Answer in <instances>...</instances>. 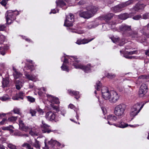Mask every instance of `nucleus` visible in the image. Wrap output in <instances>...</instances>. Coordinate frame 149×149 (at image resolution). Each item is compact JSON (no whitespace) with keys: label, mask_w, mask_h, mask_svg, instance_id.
<instances>
[{"label":"nucleus","mask_w":149,"mask_h":149,"mask_svg":"<svg viewBox=\"0 0 149 149\" xmlns=\"http://www.w3.org/2000/svg\"><path fill=\"white\" fill-rule=\"evenodd\" d=\"M98 8L93 5H89L86 7L87 11H80L79 15L81 17L88 19L93 16L97 11Z\"/></svg>","instance_id":"nucleus-1"},{"label":"nucleus","mask_w":149,"mask_h":149,"mask_svg":"<svg viewBox=\"0 0 149 149\" xmlns=\"http://www.w3.org/2000/svg\"><path fill=\"white\" fill-rule=\"evenodd\" d=\"M69 59L73 62H76L75 63L73 64V65L75 68L81 69L84 70L86 72H90L91 68V67L90 64H88L86 66H84L81 64L77 63L79 62V61L78 60L76 56H70Z\"/></svg>","instance_id":"nucleus-2"},{"label":"nucleus","mask_w":149,"mask_h":149,"mask_svg":"<svg viewBox=\"0 0 149 149\" xmlns=\"http://www.w3.org/2000/svg\"><path fill=\"white\" fill-rule=\"evenodd\" d=\"M126 108V105L123 104L117 105L114 108V114L119 118H122L125 115V111Z\"/></svg>","instance_id":"nucleus-3"},{"label":"nucleus","mask_w":149,"mask_h":149,"mask_svg":"<svg viewBox=\"0 0 149 149\" xmlns=\"http://www.w3.org/2000/svg\"><path fill=\"white\" fill-rule=\"evenodd\" d=\"M19 14L17 11H13L12 10L8 11L6 13V23L8 24H11L15 19L16 15Z\"/></svg>","instance_id":"nucleus-4"},{"label":"nucleus","mask_w":149,"mask_h":149,"mask_svg":"<svg viewBox=\"0 0 149 149\" xmlns=\"http://www.w3.org/2000/svg\"><path fill=\"white\" fill-rule=\"evenodd\" d=\"M35 142L33 144L32 141H30V142L28 143L25 142L22 145V146L23 147L25 148L26 149H34L33 147H34L36 148V149H40L41 147V144L40 142L36 140V139H35Z\"/></svg>","instance_id":"nucleus-5"},{"label":"nucleus","mask_w":149,"mask_h":149,"mask_svg":"<svg viewBox=\"0 0 149 149\" xmlns=\"http://www.w3.org/2000/svg\"><path fill=\"white\" fill-rule=\"evenodd\" d=\"M144 104L141 105L140 103H138L134 104L132 107L130 112V116L132 117L136 116L143 107Z\"/></svg>","instance_id":"nucleus-6"},{"label":"nucleus","mask_w":149,"mask_h":149,"mask_svg":"<svg viewBox=\"0 0 149 149\" xmlns=\"http://www.w3.org/2000/svg\"><path fill=\"white\" fill-rule=\"evenodd\" d=\"M48 99L49 101L51 104V105L53 109L55 110L56 111H59V107L57 106L54 105V104H59L60 103L58 98L55 97L51 95H47Z\"/></svg>","instance_id":"nucleus-7"},{"label":"nucleus","mask_w":149,"mask_h":149,"mask_svg":"<svg viewBox=\"0 0 149 149\" xmlns=\"http://www.w3.org/2000/svg\"><path fill=\"white\" fill-rule=\"evenodd\" d=\"M119 29L125 36H127L130 35V33L132 30L131 26L125 24H123L119 27Z\"/></svg>","instance_id":"nucleus-8"},{"label":"nucleus","mask_w":149,"mask_h":149,"mask_svg":"<svg viewBox=\"0 0 149 149\" xmlns=\"http://www.w3.org/2000/svg\"><path fill=\"white\" fill-rule=\"evenodd\" d=\"M74 21V16L73 14L70 13L66 16L64 25L67 27L71 26L73 25V22Z\"/></svg>","instance_id":"nucleus-9"},{"label":"nucleus","mask_w":149,"mask_h":149,"mask_svg":"<svg viewBox=\"0 0 149 149\" xmlns=\"http://www.w3.org/2000/svg\"><path fill=\"white\" fill-rule=\"evenodd\" d=\"M101 91L103 98L109 101L111 94V91H109L107 87H104L102 88Z\"/></svg>","instance_id":"nucleus-10"},{"label":"nucleus","mask_w":149,"mask_h":149,"mask_svg":"<svg viewBox=\"0 0 149 149\" xmlns=\"http://www.w3.org/2000/svg\"><path fill=\"white\" fill-rule=\"evenodd\" d=\"M119 99V95L115 91H111V94L109 101L111 103L116 102Z\"/></svg>","instance_id":"nucleus-11"},{"label":"nucleus","mask_w":149,"mask_h":149,"mask_svg":"<svg viewBox=\"0 0 149 149\" xmlns=\"http://www.w3.org/2000/svg\"><path fill=\"white\" fill-rule=\"evenodd\" d=\"M147 87L146 84H143L141 86L139 91V95L143 97L147 92Z\"/></svg>","instance_id":"nucleus-12"},{"label":"nucleus","mask_w":149,"mask_h":149,"mask_svg":"<svg viewBox=\"0 0 149 149\" xmlns=\"http://www.w3.org/2000/svg\"><path fill=\"white\" fill-rule=\"evenodd\" d=\"M55 117V114L51 111L47 112L45 116V117L47 120L50 121L54 120Z\"/></svg>","instance_id":"nucleus-13"},{"label":"nucleus","mask_w":149,"mask_h":149,"mask_svg":"<svg viewBox=\"0 0 149 149\" xmlns=\"http://www.w3.org/2000/svg\"><path fill=\"white\" fill-rule=\"evenodd\" d=\"M49 126L44 121H42V125H41V128L43 133H49L50 131L49 130Z\"/></svg>","instance_id":"nucleus-14"},{"label":"nucleus","mask_w":149,"mask_h":149,"mask_svg":"<svg viewBox=\"0 0 149 149\" xmlns=\"http://www.w3.org/2000/svg\"><path fill=\"white\" fill-rule=\"evenodd\" d=\"M117 118L116 116L113 115H109L107 117L108 123L110 125H114L112 124L113 122L116 120Z\"/></svg>","instance_id":"nucleus-15"},{"label":"nucleus","mask_w":149,"mask_h":149,"mask_svg":"<svg viewBox=\"0 0 149 149\" xmlns=\"http://www.w3.org/2000/svg\"><path fill=\"white\" fill-rule=\"evenodd\" d=\"M24 74L26 78L29 80L34 81L37 80V76L34 74H30L26 73H25Z\"/></svg>","instance_id":"nucleus-16"},{"label":"nucleus","mask_w":149,"mask_h":149,"mask_svg":"<svg viewBox=\"0 0 149 149\" xmlns=\"http://www.w3.org/2000/svg\"><path fill=\"white\" fill-rule=\"evenodd\" d=\"M123 8L121 4H119L111 8V10L113 12L116 13L121 11Z\"/></svg>","instance_id":"nucleus-17"},{"label":"nucleus","mask_w":149,"mask_h":149,"mask_svg":"<svg viewBox=\"0 0 149 149\" xmlns=\"http://www.w3.org/2000/svg\"><path fill=\"white\" fill-rule=\"evenodd\" d=\"M2 87L5 88L6 87H9L10 85V81L9 79L8 78H3L2 82Z\"/></svg>","instance_id":"nucleus-18"},{"label":"nucleus","mask_w":149,"mask_h":149,"mask_svg":"<svg viewBox=\"0 0 149 149\" xmlns=\"http://www.w3.org/2000/svg\"><path fill=\"white\" fill-rule=\"evenodd\" d=\"M19 128L21 129L25 132L29 131V127L24 125V123L22 120H19Z\"/></svg>","instance_id":"nucleus-19"},{"label":"nucleus","mask_w":149,"mask_h":149,"mask_svg":"<svg viewBox=\"0 0 149 149\" xmlns=\"http://www.w3.org/2000/svg\"><path fill=\"white\" fill-rule=\"evenodd\" d=\"M13 70L14 71L13 75L15 79H17L19 78L22 76V74L20 72H18L14 67L13 68Z\"/></svg>","instance_id":"nucleus-20"},{"label":"nucleus","mask_w":149,"mask_h":149,"mask_svg":"<svg viewBox=\"0 0 149 149\" xmlns=\"http://www.w3.org/2000/svg\"><path fill=\"white\" fill-rule=\"evenodd\" d=\"M68 92L69 94L71 95L77 96L75 97V98L78 99L80 97V96L79 95V92L74 91H72L70 90H69Z\"/></svg>","instance_id":"nucleus-21"},{"label":"nucleus","mask_w":149,"mask_h":149,"mask_svg":"<svg viewBox=\"0 0 149 149\" xmlns=\"http://www.w3.org/2000/svg\"><path fill=\"white\" fill-rule=\"evenodd\" d=\"M145 5L143 4H137L133 8V10L136 11H138L139 10L142 9L145 6Z\"/></svg>","instance_id":"nucleus-22"},{"label":"nucleus","mask_w":149,"mask_h":149,"mask_svg":"<svg viewBox=\"0 0 149 149\" xmlns=\"http://www.w3.org/2000/svg\"><path fill=\"white\" fill-rule=\"evenodd\" d=\"M143 34L147 37L149 38V33H148L147 30H149V23L146 26H144L143 28Z\"/></svg>","instance_id":"nucleus-23"},{"label":"nucleus","mask_w":149,"mask_h":149,"mask_svg":"<svg viewBox=\"0 0 149 149\" xmlns=\"http://www.w3.org/2000/svg\"><path fill=\"white\" fill-rule=\"evenodd\" d=\"M130 35L127 36L130 37L132 39H135L138 38V33L136 31H132L130 33Z\"/></svg>","instance_id":"nucleus-24"},{"label":"nucleus","mask_w":149,"mask_h":149,"mask_svg":"<svg viewBox=\"0 0 149 149\" xmlns=\"http://www.w3.org/2000/svg\"><path fill=\"white\" fill-rule=\"evenodd\" d=\"M136 0H129L125 3H122L123 8L127 6L132 4L135 2Z\"/></svg>","instance_id":"nucleus-25"},{"label":"nucleus","mask_w":149,"mask_h":149,"mask_svg":"<svg viewBox=\"0 0 149 149\" xmlns=\"http://www.w3.org/2000/svg\"><path fill=\"white\" fill-rule=\"evenodd\" d=\"M114 125L122 128H124L128 126L127 124H126L124 122H121L118 124L116 125V124H114Z\"/></svg>","instance_id":"nucleus-26"},{"label":"nucleus","mask_w":149,"mask_h":149,"mask_svg":"<svg viewBox=\"0 0 149 149\" xmlns=\"http://www.w3.org/2000/svg\"><path fill=\"white\" fill-rule=\"evenodd\" d=\"M113 15L112 13H109L104 17V19L107 22L110 20L113 17Z\"/></svg>","instance_id":"nucleus-27"},{"label":"nucleus","mask_w":149,"mask_h":149,"mask_svg":"<svg viewBox=\"0 0 149 149\" xmlns=\"http://www.w3.org/2000/svg\"><path fill=\"white\" fill-rule=\"evenodd\" d=\"M129 54H127V52H126V53L124 55V56L126 58L129 59H137L138 57L135 56H132L130 55Z\"/></svg>","instance_id":"nucleus-28"},{"label":"nucleus","mask_w":149,"mask_h":149,"mask_svg":"<svg viewBox=\"0 0 149 149\" xmlns=\"http://www.w3.org/2000/svg\"><path fill=\"white\" fill-rule=\"evenodd\" d=\"M105 76L108 78L111 79L114 78L116 76L115 74L109 73H107L106 74Z\"/></svg>","instance_id":"nucleus-29"},{"label":"nucleus","mask_w":149,"mask_h":149,"mask_svg":"<svg viewBox=\"0 0 149 149\" xmlns=\"http://www.w3.org/2000/svg\"><path fill=\"white\" fill-rule=\"evenodd\" d=\"M15 113L18 114L19 115H21L22 113L21 112L20 109L17 107L14 108L13 111Z\"/></svg>","instance_id":"nucleus-30"},{"label":"nucleus","mask_w":149,"mask_h":149,"mask_svg":"<svg viewBox=\"0 0 149 149\" xmlns=\"http://www.w3.org/2000/svg\"><path fill=\"white\" fill-rule=\"evenodd\" d=\"M70 31L73 33H75L78 34H82L83 33L84 31L81 30H79L77 29H71L70 30Z\"/></svg>","instance_id":"nucleus-31"},{"label":"nucleus","mask_w":149,"mask_h":149,"mask_svg":"<svg viewBox=\"0 0 149 149\" xmlns=\"http://www.w3.org/2000/svg\"><path fill=\"white\" fill-rule=\"evenodd\" d=\"M9 99L8 95H4L3 96L0 97V100L3 101H5Z\"/></svg>","instance_id":"nucleus-32"},{"label":"nucleus","mask_w":149,"mask_h":149,"mask_svg":"<svg viewBox=\"0 0 149 149\" xmlns=\"http://www.w3.org/2000/svg\"><path fill=\"white\" fill-rule=\"evenodd\" d=\"M131 16L130 14L127 13H124L120 16V18L123 19H125L129 18Z\"/></svg>","instance_id":"nucleus-33"},{"label":"nucleus","mask_w":149,"mask_h":149,"mask_svg":"<svg viewBox=\"0 0 149 149\" xmlns=\"http://www.w3.org/2000/svg\"><path fill=\"white\" fill-rule=\"evenodd\" d=\"M94 39V38H93L91 39L88 38V39H84L82 40V44H84L86 43H88V42H91Z\"/></svg>","instance_id":"nucleus-34"},{"label":"nucleus","mask_w":149,"mask_h":149,"mask_svg":"<svg viewBox=\"0 0 149 149\" xmlns=\"http://www.w3.org/2000/svg\"><path fill=\"white\" fill-rule=\"evenodd\" d=\"M112 42L115 43H117L119 42L120 39L118 37H115L114 36L111 37L110 38Z\"/></svg>","instance_id":"nucleus-35"},{"label":"nucleus","mask_w":149,"mask_h":149,"mask_svg":"<svg viewBox=\"0 0 149 149\" xmlns=\"http://www.w3.org/2000/svg\"><path fill=\"white\" fill-rule=\"evenodd\" d=\"M17 116H11L8 118V121L13 122L15 121L17 119Z\"/></svg>","instance_id":"nucleus-36"},{"label":"nucleus","mask_w":149,"mask_h":149,"mask_svg":"<svg viewBox=\"0 0 149 149\" xmlns=\"http://www.w3.org/2000/svg\"><path fill=\"white\" fill-rule=\"evenodd\" d=\"M29 112L32 116H36V111L35 110L31 109L29 110Z\"/></svg>","instance_id":"nucleus-37"},{"label":"nucleus","mask_w":149,"mask_h":149,"mask_svg":"<svg viewBox=\"0 0 149 149\" xmlns=\"http://www.w3.org/2000/svg\"><path fill=\"white\" fill-rule=\"evenodd\" d=\"M29 134L31 136H37L38 134L36 132L33 131L32 129L29 128Z\"/></svg>","instance_id":"nucleus-38"},{"label":"nucleus","mask_w":149,"mask_h":149,"mask_svg":"<svg viewBox=\"0 0 149 149\" xmlns=\"http://www.w3.org/2000/svg\"><path fill=\"white\" fill-rule=\"evenodd\" d=\"M57 6L62 7L65 5V3L63 1H60L58 2L57 1L56 2Z\"/></svg>","instance_id":"nucleus-39"},{"label":"nucleus","mask_w":149,"mask_h":149,"mask_svg":"<svg viewBox=\"0 0 149 149\" xmlns=\"http://www.w3.org/2000/svg\"><path fill=\"white\" fill-rule=\"evenodd\" d=\"M101 86V84L100 81H98L96 83V85L95 86V88L97 90H99Z\"/></svg>","instance_id":"nucleus-40"},{"label":"nucleus","mask_w":149,"mask_h":149,"mask_svg":"<svg viewBox=\"0 0 149 149\" xmlns=\"http://www.w3.org/2000/svg\"><path fill=\"white\" fill-rule=\"evenodd\" d=\"M36 110L40 115H43L44 112L42 109H41L39 107H37L36 108Z\"/></svg>","instance_id":"nucleus-41"},{"label":"nucleus","mask_w":149,"mask_h":149,"mask_svg":"<svg viewBox=\"0 0 149 149\" xmlns=\"http://www.w3.org/2000/svg\"><path fill=\"white\" fill-rule=\"evenodd\" d=\"M61 68L62 70L66 71L67 72H69V69L68 67L65 65L64 64H63L61 66Z\"/></svg>","instance_id":"nucleus-42"},{"label":"nucleus","mask_w":149,"mask_h":149,"mask_svg":"<svg viewBox=\"0 0 149 149\" xmlns=\"http://www.w3.org/2000/svg\"><path fill=\"white\" fill-rule=\"evenodd\" d=\"M8 147L10 149H17L16 146L11 143H9L8 145Z\"/></svg>","instance_id":"nucleus-43"},{"label":"nucleus","mask_w":149,"mask_h":149,"mask_svg":"<svg viewBox=\"0 0 149 149\" xmlns=\"http://www.w3.org/2000/svg\"><path fill=\"white\" fill-rule=\"evenodd\" d=\"M26 97L28 101L31 102H33L35 101V99L32 97L28 96H27Z\"/></svg>","instance_id":"nucleus-44"},{"label":"nucleus","mask_w":149,"mask_h":149,"mask_svg":"<svg viewBox=\"0 0 149 149\" xmlns=\"http://www.w3.org/2000/svg\"><path fill=\"white\" fill-rule=\"evenodd\" d=\"M138 52V51L136 50L130 52H127V54H129L130 55H132L134 54H137Z\"/></svg>","instance_id":"nucleus-45"},{"label":"nucleus","mask_w":149,"mask_h":149,"mask_svg":"<svg viewBox=\"0 0 149 149\" xmlns=\"http://www.w3.org/2000/svg\"><path fill=\"white\" fill-rule=\"evenodd\" d=\"M94 27V26L92 24L88 23L86 26V28L88 29H90Z\"/></svg>","instance_id":"nucleus-46"},{"label":"nucleus","mask_w":149,"mask_h":149,"mask_svg":"<svg viewBox=\"0 0 149 149\" xmlns=\"http://www.w3.org/2000/svg\"><path fill=\"white\" fill-rule=\"evenodd\" d=\"M8 1V0H2L0 3L2 6H5L6 5Z\"/></svg>","instance_id":"nucleus-47"},{"label":"nucleus","mask_w":149,"mask_h":149,"mask_svg":"<svg viewBox=\"0 0 149 149\" xmlns=\"http://www.w3.org/2000/svg\"><path fill=\"white\" fill-rule=\"evenodd\" d=\"M141 18V16L140 15H136L133 17V19L135 20H138Z\"/></svg>","instance_id":"nucleus-48"},{"label":"nucleus","mask_w":149,"mask_h":149,"mask_svg":"<svg viewBox=\"0 0 149 149\" xmlns=\"http://www.w3.org/2000/svg\"><path fill=\"white\" fill-rule=\"evenodd\" d=\"M19 98L22 99H23V96L24 95V93L22 92H20L17 94Z\"/></svg>","instance_id":"nucleus-49"},{"label":"nucleus","mask_w":149,"mask_h":149,"mask_svg":"<svg viewBox=\"0 0 149 149\" xmlns=\"http://www.w3.org/2000/svg\"><path fill=\"white\" fill-rule=\"evenodd\" d=\"M6 28V26L5 24H0V31H3Z\"/></svg>","instance_id":"nucleus-50"},{"label":"nucleus","mask_w":149,"mask_h":149,"mask_svg":"<svg viewBox=\"0 0 149 149\" xmlns=\"http://www.w3.org/2000/svg\"><path fill=\"white\" fill-rule=\"evenodd\" d=\"M149 17V13H146L143 15V18L144 19H146Z\"/></svg>","instance_id":"nucleus-51"},{"label":"nucleus","mask_w":149,"mask_h":149,"mask_svg":"<svg viewBox=\"0 0 149 149\" xmlns=\"http://www.w3.org/2000/svg\"><path fill=\"white\" fill-rule=\"evenodd\" d=\"M15 84H19V85H22V81L19 80H16L15 81H14Z\"/></svg>","instance_id":"nucleus-52"},{"label":"nucleus","mask_w":149,"mask_h":149,"mask_svg":"<svg viewBox=\"0 0 149 149\" xmlns=\"http://www.w3.org/2000/svg\"><path fill=\"white\" fill-rule=\"evenodd\" d=\"M20 98L17 94L13 97L12 99L14 100H18Z\"/></svg>","instance_id":"nucleus-53"},{"label":"nucleus","mask_w":149,"mask_h":149,"mask_svg":"<svg viewBox=\"0 0 149 149\" xmlns=\"http://www.w3.org/2000/svg\"><path fill=\"white\" fill-rule=\"evenodd\" d=\"M5 39V36L3 35H0V40L1 41H3Z\"/></svg>","instance_id":"nucleus-54"},{"label":"nucleus","mask_w":149,"mask_h":149,"mask_svg":"<svg viewBox=\"0 0 149 149\" xmlns=\"http://www.w3.org/2000/svg\"><path fill=\"white\" fill-rule=\"evenodd\" d=\"M54 141H56V140H54L51 139V140L49 141V143L51 145H56V143L54 142Z\"/></svg>","instance_id":"nucleus-55"},{"label":"nucleus","mask_w":149,"mask_h":149,"mask_svg":"<svg viewBox=\"0 0 149 149\" xmlns=\"http://www.w3.org/2000/svg\"><path fill=\"white\" fill-rule=\"evenodd\" d=\"M85 3V2L83 0H81L78 3V4L79 5H83Z\"/></svg>","instance_id":"nucleus-56"},{"label":"nucleus","mask_w":149,"mask_h":149,"mask_svg":"<svg viewBox=\"0 0 149 149\" xmlns=\"http://www.w3.org/2000/svg\"><path fill=\"white\" fill-rule=\"evenodd\" d=\"M33 67V66L32 65H30L28 66V69L30 70L31 71H32L34 69Z\"/></svg>","instance_id":"nucleus-57"},{"label":"nucleus","mask_w":149,"mask_h":149,"mask_svg":"<svg viewBox=\"0 0 149 149\" xmlns=\"http://www.w3.org/2000/svg\"><path fill=\"white\" fill-rule=\"evenodd\" d=\"M76 43L79 45L82 44V40L81 39H78Z\"/></svg>","instance_id":"nucleus-58"},{"label":"nucleus","mask_w":149,"mask_h":149,"mask_svg":"<svg viewBox=\"0 0 149 149\" xmlns=\"http://www.w3.org/2000/svg\"><path fill=\"white\" fill-rule=\"evenodd\" d=\"M2 129L3 130H8L10 131H11V130L10 129V127H2Z\"/></svg>","instance_id":"nucleus-59"},{"label":"nucleus","mask_w":149,"mask_h":149,"mask_svg":"<svg viewBox=\"0 0 149 149\" xmlns=\"http://www.w3.org/2000/svg\"><path fill=\"white\" fill-rule=\"evenodd\" d=\"M69 107L71 109H73L74 110V111H75V107L74 105L72 104H70L69 105Z\"/></svg>","instance_id":"nucleus-60"},{"label":"nucleus","mask_w":149,"mask_h":149,"mask_svg":"<svg viewBox=\"0 0 149 149\" xmlns=\"http://www.w3.org/2000/svg\"><path fill=\"white\" fill-rule=\"evenodd\" d=\"M22 85H19V84H15V86L17 90H19L21 88V87L22 86Z\"/></svg>","instance_id":"nucleus-61"},{"label":"nucleus","mask_w":149,"mask_h":149,"mask_svg":"<svg viewBox=\"0 0 149 149\" xmlns=\"http://www.w3.org/2000/svg\"><path fill=\"white\" fill-rule=\"evenodd\" d=\"M7 120L6 119L3 118L2 121L0 122V124L3 125L4 124L5 122Z\"/></svg>","instance_id":"nucleus-62"},{"label":"nucleus","mask_w":149,"mask_h":149,"mask_svg":"<svg viewBox=\"0 0 149 149\" xmlns=\"http://www.w3.org/2000/svg\"><path fill=\"white\" fill-rule=\"evenodd\" d=\"M54 142L56 143V145L57 146H60L61 145V144L58 142L57 141H54Z\"/></svg>","instance_id":"nucleus-63"},{"label":"nucleus","mask_w":149,"mask_h":149,"mask_svg":"<svg viewBox=\"0 0 149 149\" xmlns=\"http://www.w3.org/2000/svg\"><path fill=\"white\" fill-rule=\"evenodd\" d=\"M66 113V111L65 110H63L61 111V114L63 115L64 116H65V114Z\"/></svg>","instance_id":"nucleus-64"}]
</instances>
